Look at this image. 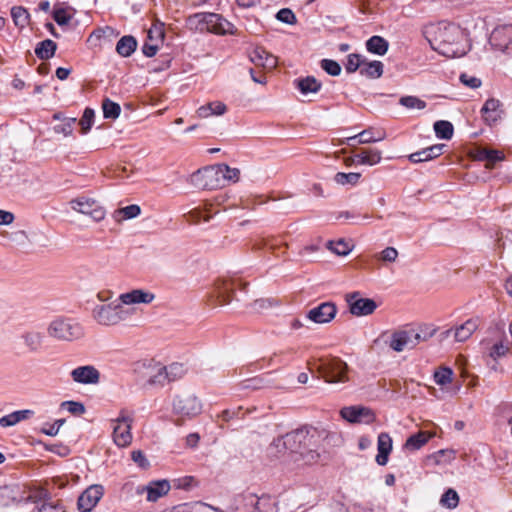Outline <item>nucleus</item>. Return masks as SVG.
Returning <instances> with one entry per match:
<instances>
[{
  "mask_svg": "<svg viewBox=\"0 0 512 512\" xmlns=\"http://www.w3.org/2000/svg\"><path fill=\"white\" fill-rule=\"evenodd\" d=\"M340 415L349 423L370 424L376 419L372 409L361 405L343 407L340 410Z\"/></svg>",
  "mask_w": 512,
  "mask_h": 512,
  "instance_id": "nucleus-13",
  "label": "nucleus"
},
{
  "mask_svg": "<svg viewBox=\"0 0 512 512\" xmlns=\"http://www.w3.org/2000/svg\"><path fill=\"white\" fill-rule=\"evenodd\" d=\"M317 440L316 430L301 428L274 439L271 446L275 447L279 453L285 451L297 453L306 464H311L319 458Z\"/></svg>",
  "mask_w": 512,
  "mask_h": 512,
  "instance_id": "nucleus-2",
  "label": "nucleus"
},
{
  "mask_svg": "<svg viewBox=\"0 0 512 512\" xmlns=\"http://www.w3.org/2000/svg\"><path fill=\"white\" fill-rule=\"evenodd\" d=\"M358 136V144H370L384 140L386 138V132L381 129L374 132L373 128H368L361 131Z\"/></svg>",
  "mask_w": 512,
  "mask_h": 512,
  "instance_id": "nucleus-33",
  "label": "nucleus"
},
{
  "mask_svg": "<svg viewBox=\"0 0 512 512\" xmlns=\"http://www.w3.org/2000/svg\"><path fill=\"white\" fill-rule=\"evenodd\" d=\"M453 371L448 367H443L434 373V380L438 385H446L452 382Z\"/></svg>",
  "mask_w": 512,
  "mask_h": 512,
  "instance_id": "nucleus-48",
  "label": "nucleus"
},
{
  "mask_svg": "<svg viewBox=\"0 0 512 512\" xmlns=\"http://www.w3.org/2000/svg\"><path fill=\"white\" fill-rule=\"evenodd\" d=\"M131 458L141 468H147L149 466V462L141 450L132 451Z\"/></svg>",
  "mask_w": 512,
  "mask_h": 512,
  "instance_id": "nucleus-63",
  "label": "nucleus"
},
{
  "mask_svg": "<svg viewBox=\"0 0 512 512\" xmlns=\"http://www.w3.org/2000/svg\"><path fill=\"white\" fill-rule=\"evenodd\" d=\"M130 315V311L125 309L121 302L97 305L92 311L94 320L104 326L117 325Z\"/></svg>",
  "mask_w": 512,
  "mask_h": 512,
  "instance_id": "nucleus-4",
  "label": "nucleus"
},
{
  "mask_svg": "<svg viewBox=\"0 0 512 512\" xmlns=\"http://www.w3.org/2000/svg\"><path fill=\"white\" fill-rule=\"evenodd\" d=\"M459 497L455 490L448 489L441 497L440 503L447 508H455L458 505Z\"/></svg>",
  "mask_w": 512,
  "mask_h": 512,
  "instance_id": "nucleus-50",
  "label": "nucleus"
},
{
  "mask_svg": "<svg viewBox=\"0 0 512 512\" xmlns=\"http://www.w3.org/2000/svg\"><path fill=\"white\" fill-rule=\"evenodd\" d=\"M233 283L228 280H217L214 284V296L216 304L223 306L227 305L232 300Z\"/></svg>",
  "mask_w": 512,
  "mask_h": 512,
  "instance_id": "nucleus-21",
  "label": "nucleus"
},
{
  "mask_svg": "<svg viewBox=\"0 0 512 512\" xmlns=\"http://www.w3.org/2000/svg\"><path fill=\"white\" fill-rule=\"evenodd\" d=\"M159 43L160 42L155 41L151 42L150 40L146 41L142 47L143 54L147 57L155 56L159 49Z\"/></svg>",
  "mask_w": 512,
  "mask_h": 512,
  "instance_id": "nucleus-62",
  "label": "nucleus"
},
{
  "mask_svg": "<svg viewBox=\"0 0 512 512\" xmlns=\"http://www.w3.org/2000/svg\"><path fill=\"white\" fill-rule=\"evenodd\" d=\"M62 406L66 407L73 415H82L85 412V407L81 402L65 401L62 403Z\"/></svg>",
  "mask_w": 512,
  "mask_h": 512,
  "instance_id": "nucleus-59",
  "label": "nucleus"
},
{
  "mask_svg": "<svg viewBox=\"0 0 512 512\" xmlns=\"http://www.w3.org/2000/svg\"><path fill=\"white\" fill-rule=\"evenodd\" d=\"M381 151L377 149H363L352 158L357 164L373 166L381 161Z\"/></svg>",
  "mask_w": 512,
  "mask_h": 512,
  "instance_id": "nucleus-24",
  "label": "nucleus"
},
{
  "mask_svg": "<svg viewBox=\"0 0 512 512\" xmlns=\"http://www.w3.org/2000/svg\"><path fill=\"white\" fill-rule=\"evenodd\" d=\"M72 210L89 216L95 222L102 221L106 216L105 208L95 199L80 196L70 201Z\"/></svg>",
  "mask_w": 512,
  "mask_h": 512,
  "instance_id": "nucleus-11",
  "label": "nucleus"
},
{
  "mask_svg": "<svg viewBox=\"0 0 512 512\" xmlns=\"http://www.w3.org/2000/svg\"><path fill=\"white\" fill-rule=\"evenodd\" d=\"M21 338L30 352H38L44 341V335L39 331H27Z\"/></svg>",
  "mask_w": 512,
  "mask_h": 512,
  "instance_id": "nucleus-27",
  "label": "nucleus"
},
{
  "mask_svg": "<svg viewBox=\"0 0 512 512\" xmlns=\"http://www.w3.org/2000/svg\"><path fill=\"white\" fill-rule=\"evenodd\" d=\"M237 510L243 512H278L276 500L268 495L257 496L253 493L240 495Z\"/></svg>",
  "mask_w": 512,
  "mask_h": 512,
  "instance_id": "nucleus-6",
  "label": "nucleus"
},
{
  "mask_svg": "<svg viewBox=\"0 0 512 512\" xmlns=\"http://www.w3.org/2000/svg\"><path fill=\"white\" fill-rule=\"evenodd\" d=\"M11 17L17 27L24 28L30 19L28 11L22 6H15L11 9Z\"/></svg>",
  "mask_w": 512,
  "mask_h": 512,
  "instance_id": "nucleus-40",
  "label": "nucleus"
},
{
  "mask_svg": "<svg viewBox=\"0 0 512 512\" xmlns=\"http://www.w3.org/2000/svg\"><path fill=\"white\" fill-rule=\"evenodd\" d=\"M490 43L502 51L512 49V25L495 29L491 34Z\"/></svg>",
  "mask_w": 512,
  "mask_h": 512,
  "instance_id": "nucleus-20",
  "label": "nucleus"
},
{
  "mask_svg": "<svg viewBox=\"0 0 512 512\" xmlns=\"http://www.w3.org/2000/svg\"><path fill=\"white\" fill-rule=\"evenodd\" d=\"M16 501L17 499L14 495V488L9 486L0 487V505L8 506Z\"/></svg>",
  "mask_w": 512,
  "mask_h": 512,
  "instance_id": "nucleus-52",
  "label": "nucleus"
},
{
  "mask_svg": "<svg viewBox=\"0 0 512 512\" xmlns=\"http://www.w3.org/2000/svg\"><path fill=\"white\" fill-rule=\"evenodd\" d=\"M424 33L432 49L446 57H461L466 53L464 33L456 24L439 22L428 26Z\"/></svg>",
  "mask_w": 512,
  "mask_h": 512,
  "instance_id": "nucleus-1",
  "label": "nucleus"
},
{
  "mask_svg": "<svg viewBox=\"0 0 512 512\" xmlns=\"http://www.w3.org/2000/svg\"><path fill=\"white\" fill-rule=\"evenodd\" d=\"M74 382L84 385H95L100 381V372L92 365L80 366L70 373Z\"/></svg>",
  "mask_w": 512,
  "mask_h": 512,
  "instance_id": "nucleus-17",
  "label": "nucleus"
},
{
  "mask_svg": "<svg viewBox=\"0 0 512 512\" xmlns=\"http://www.w3.org/2000/svg\"><path fill=\"white\" fill-rule=\"evenodd\" d=\"M379 260L383 262H395L398 257V251L394 247H386L377 256Z\"/></svg>",
  "mask_w": 512,
  "mask_h": 512,
  "instance_id": "nucleus-57",
  "label": "nucleus"
},
{
  "mask_svg": "<svg viewBox=\"0 0 512 512\" xmlns=\"http://www.w3.org/2000/svg\"><path fill=\"white\" fill-rule=\"evenodd\" d=\"M434 131L438 138L449 140L453 136L454 128L451 122L439 120L434 123Z\"/></svg>",
  "mask_w": 512,
  "mask_h": 512,
  "instance_id": "nucleus-39",
  "label": "nucleus"
},
{
  "mask_svg": "<svg viewBox=\"0 0 512 512\" xmlns=\"http://www.w3.org/2000/svg\"><path fill=\"white\" fill-rule=\"evenodd\" d=\"M220 164L207 166L191 175L192 183L201 189L213 190L224 187Z\"/></svg>",
  "mask_w": 512,
  "mask_h": 512,
  "instance_id": "nucleus-8",
  "label": "nucleus"
},
{
  "mask_svg": "<svg viewBox=\"0 0 512 512\" xmlns=\"http://www.w3.org/2000/svg\"><path fill=\"white\" fill-rule=\"evenodd\" d=\"M77 119L75 117H70L64 119L62 124L54 126V131L57 134H63L64 136H71L73 133V127L76 123Z\"/></svg>",
  "mask_w": 512,
  "mask_h": 512,
  "instance_id": "nucleus-49",
  "label": "nucleus"
},
{
  "mask_svg": "<svg viewBox=\"0 0 512 512\" xmlns=\"http://www.w3.org/2000/svg\"><path fill=\"white\" fill-rule=\"evenodd\" d=\"M383 63L381 61L367 62L364 59V65L360 70V74L369 78H379L383 74Z\"/></svg>",
  "mask_w": 512,
  "mask_h": 512,
  "instance_id": "nucleus-37",
  "label": "nucleus"
},
{
  "mask_svg": "<svg viewBox=\"0 0 512 512\" xmlns=\"http://www.w3.org/2000/svg\"><path fill=\"white\" fill-rule=\"evenodd\" d=\"M168 383L182 378L185 374V368L180 363H172L166 366Z\"/></svg>",
  "mask_w": 512,
  "mask_h": 512,
  "instance_id": "nucleus-46",
  "label": "nucleus"
},
{
  "mask_svg": "<svg viewBox=\"0 0 512 512\" xmlns=\"http://www.w3.org/2000/svg\"><path fill=\"white\" fill-rule=\"evenodd\" d=\"M73 12L74 10L71 7L55 6L53 19L60 26L67 25L73 17Z\"/></svg>",
  "mask_w": 512,
  "mask_h": 512,
  "instance_id": "nucleus-38",
  "label": "nucleus"
},
{
  "mask_svg": "<svg viewBox=\"0 0 512 512\" xmlns=\"http://www.w3.org/2000/svg\"><path fill=\"white\" fill-rule=\"evenodd\" d=\"M202 402L193 393L185 392L177 395L173 400V413L178 416L177 425L180 420L192 419L202 412Z\"/></svg>",
  "mask_w": 512,
  "mask_h": 512,
  "instance_id": "nucleus-5",
  "label": "nucleus"
},
{
  "mask_svg": "<svg viewBox=\"0 0 512 512\" xmlns=\"http://www.w3.org/2000/svg\"><path fill=\"white\" fill-rule=\"evenodd\" d=\"M57 44L50 39L39 42L35 48L36 56L41 60H48L54 56Z\"/></svg>",
  "mask_w": 512,
  "mask_h": 512,
  "instance_id": "nucleus-31",
  "label": "nucleus"
},
{
  "mask_svg": "<svg viewBox=\"0 0 512 512\" xmlns=\"http://www.w3.org/2000/svg\"><path fill=\"white\" fill-rule=\"evenodd\" d=\"M509 348L507 345L503 344L502 342L495 343L490 350V356L494 359L502 357L506 355Z\"/></svg>",
  "mask_w": 512,
  "mask_h": 512,
  "instance_id": "nucleus-60",
  "label": "nucleus"
},
{
  "mask_svg": "<svg viewBox=\"0 0 512 512\" xmlns=\"http://www.w3.org/2000/svg\"><path fill=\"white\" fill-rule=\"evenodd\" d=\"M115 213L122 215L123 219H132L140 215L141 208L139 205L132 204L116 210Z\"/></svg>",
  "mask_w": 512,
  "mask_h": 512,
  "instance_id": "nucleus-53",
  "label": "nucleus"
},
{
  "mask_svg": "<svg viewBox=\"0 0 512 512\" xmlns=\"http://www.w3.org/2000/svg\"><path fill=\"white\" fill-rule=\"evenodd\" d=\"M337 313V307L333 302H323L318 306L310 309L307 318L317 324H325L331 322Z\"/></svg>",
  "mask_w": 512,
  "mask_h": 512,
  "instance_id": "nucleus-16",
  "label": "nucleus"
},
{
  "mask_svg": "<svg viewBox=\"0 0 512 512\" xmlns=\"http://www.w3.org/2000/svg\"><path fill=\"white\" fill-rule=\"evenodd\" d=\"M104 494L102 485H91L78 498L77 505L81 512H91Z\"/></svg>",
  "mask_w": 512,
  "mask_h": 512,
  "instance_id": "nucleus-15",
  "label": "nucleus"
},
{
  "mask_svg": "<svg viewBox=\"0 0 512 512\" xmlns=\"http://www.w3.org/2000/svg\"><path fill=\"white\" fill-rule=\"evenodd\" d=\"M132 422L133 418L124 409L119 412L116 419L113 420V440L118 447H127L132 442Z\"/></svg>",
  "mask_w": 512,
  "mask_h": 512,
  "instance_id": "nucleus-10",
  "label": "nucleus"
},
{
  "mask_svg": "<svg viewBox=\"0 0 512 512\" xmlns=\"http://www.w3.org/2000/svg\"><path fill=\"white\" fill-rule=\"evenodd\" d=\"M295 85L302 94L317 93L322 87L321 82L313 76L296 79Z\"/></svg>",
  "mask_w": 512,
  "mask_h": 512,
  "instance_id": "nucleus-29",
  "label": "nucleus"
},
{
  "mask_svg": "<svg viewBox=\"0 0 512 512\" xmlns=\"http://www.w3.org/2000/svg\"><path fill=\"white\" fill-rule=\"evenodd\" d=\"M377 449L376 462L380 466H385L392 451V439L388 433L382 432L378 435Z\"/></svg>",
  "mask_w": 512,
  "mask_h": 512,
  "instance_id": "nucleus-22",
  "label": "nucleus"
},
{
  "mask_svg": "<svg viewBox=\"0 0 512 512\" xmlns=\"http://www.w3.org/2000/svg\"><path fill=\"white\" fill-rule=\"evenodd\" d=\"M478 328V319H468L466 322L458 326L454 331V337L458 342H464L471 337V335Z\"/></svg>",
  "mask_w": 512,
  "mask_h": 512,
  "instance_id": "nucleus-26",
  "label": "nucleus"
},
{
  "mask_svg": "<svg viewBox=\"0 0 512 512\" xmlns=\"http://www.w3.org/2000/svg\"><path fill=\"white\" fill-rule=\"evenodd\" d=\"M399 103L407 109L422 110L426 107V102L416 96H403Z\"/></svg>",
  "mask_w": 512,
  "mask_h": 512,
  "instance_id": "nucleus-44",
  "label": "nucleus"
},
{
  "mask_svg": "<svg viewBox=\"0 0 512 512\" xmlns=\"http://www.w3.org/2000/svg\"><path fill=\"white\" fill-rule=\"evenodd\" d=\"M364 65V59L358 54H350L347 57V62L345 63V69L348 73H353L357 69L362 68Z\"/></svg>",
  "mask_w": 512,
  "mask_h": 512,
  "instance_id": "nucleus-51",
  "label": "nucleus"
},
{
  "mask_svg": "<svg viewBox=\"0 0 512 512\" xmlns=\"http://www.w3.org/2000/svg\"><path fill=\"white\" fill-rule=\"evenodd\" d=\"M500 105H501L500 101L497 99H494V98L488 99L484 103V105L481 109V112H482L483 117L486 122H488L489 124H492V123H495L500 118V113H499Z\"/></svg>",
  "mask_w": 512,
  "mask_h": 512,
  "instance_id": "nucleus-25",
  "label": "nucleus"
},
{
  "mask_svg": "<svg viewBox=\"0 0 512 512\" xmlns=\"http://www.w3.org/2000/svg\"><path fill=\"white\" fill-rule=\"evenodd\" d=\"M164 38V31L160 26H154L148 31V40L155 42H162Z\"/></svg>",
  "mask_w": 512,
  "mask_h": 512,
  "instance_id": "nucleus-64",
  "label": "nucleus"
},
{
  "mask_svg": "<svg viewBox=\"0 0 512 512\" xmlns=\"http://www.w3.org/2000/svg\"><path fill=\"white\" fill-rule=\"evenodd\" d=\"M35 512H65L64 508L54 501H44L36 507Z\"/></svg>",
  "mask_w": 512,
  "mask_h": 512,
  "instance_id": "nucleus-56",
  "label": "nucleus"
},
{
  "mask_svg": "<svg viewBox=\"0 0 512 512\" xmlns=\"http://www.w3.org/2000/svg\"><path fill=\"white\" fill-rule=\"evenodd\" d=\"M361 178V174L358 172H338L334 176V180L339 185H356Z\"/></svg>",
  "mask_w": 512,
  "mask_h": 512,
  "instance_id": "nucleus-42",
  "label": "nucleus"
},
{
  "mask_svg": "<svg viewBox=\"0 0 512 512\" xmlns=\"http://www.w3.org/2000/svg\"><path fill=\"white\" fill-rule=\"evenodd\" d=\"M276 18L279 21L286 23V24H293L296 22L295 14L292 12V10H290L288 8H283V9L279 10L278 13L276 14Z\"/></svg>",
  "mask_w": 512,
  "mask_h": 512,
  "instance_id": "nucleus-58",
  "label": "nucleus"
},
{
  "mask_svg": "<svg viewBox=\"0 0 512 512\" xmlns=\"http://www.w3.org/2000/svg\"><path fill=\"white\" fill-rule=\"evenodd\" d=\"M170 490V484L167 480L154 481L148 485L139 486L138 494L147 493V500L151 502L157 501L160 497L166 495Z\"/></svg>",
  "mask_w": 512,
  "mask_h": 512,
  "instance_id": "nucleus-19",
  "label": "nucleus"
},
{
  "mask_svg": "<svg viewBox=\"0 0 512 512\" xmlns=\"http://www.w3.org/2000/svg\"><path fill=\"white\" fill-rule=\"evenodd\" d=\"M408 158L412 163H420L431 160V156L429 155L427 148L410 154Z\"/></svg>",
  "mask_w": 512,
  "mask_h": 512,
  "instance_id": "nucleus-61",
  "label": "nucleus"
},
{
  "mask_svg": "<svg viewBox=\"0 0 512 512\" xmlns=\"http://www.w3.org/2000/svg\"><path fill=\"white\" fill-rule=\"evenodd\" d=\"M321 68L331 76H338L341 73V66L338 62L331 59H323Z\"/></svg>",
  "mask_w": 512,
  "mask_h": 512,
  "instance_id": "nucleus-54",
  "label": "nucleus"
},
{
  "mask_svg": "<svg viewBox=\"0 0 512 512\" xmlns=\"http://www.w3.org/2000/svg\"><path fill=\"white\" fill-rule=\"evenodd\" d=\"M436 330L427 326L396 330L391 334L389 347L395 352L412 349L434 336Z\"/></svg>",
  "mask_w": 512,
  "mask_h": 512,
  "instance_id": "nucleus-3",
  "label": "nucleus"
},
{
  "mask_svg": "<svg viewBox=\"0 0 512 512\" xmlns=\"http://www.w3.org/2000/svg\"><path fill=\"white\" fill-rule=\"evenodd\" d=\"M222 178L224 180V187L229 183H236L240 178V170L238 168H231L227 164H220Z\"/></svg>",
  "mask_w": 512,
  "mask_h": 512,
  "instance_id": "nucleus-43",
  "label": "nucleus"
},
{
  "mask_svg": "<svg viewBox=\"0 0 512 512\" xmlns=\"http://www.w3.org/2000/svg\"><path fill=\"white\" fill-rule=\"evenodd\" d=\"M477 158L481 161H486V168L492 169L496 162L504 159V154L498 150L480 149L477 153Z\"/></svg>",
  "mask_w": 512,
  "mask_h": 512,
  "instance_id": "nucleus-32",
  "label": "nucleus"
},
{
  "mask_svg": "<svg viewBox=\"0 0 512 512\" xmlns=\"http://www.w3.org/2000/svg\"><path fill=\"white\" fill-rule=\"evenodd\" d=\"M47 333L51 338L60 341H73L83 335L80 324L68 318H56L47 327Z\"/></svg>",
  "mask_w": 512,
  "mask_h": 512,
  "instance_id": "nucleus-7",
  "label": "nucleus"
},
{
  "mask_svg": "<svg viewBox=\"0 0 512 512\" xmlns=\"http://www.w3.org/2000/svg\"><path fill=\"white\" fill-rule=\"evenodd\" d=\"M433 436V433L420 431L414 435H411L406 440L405 447L411 450H418L424 446Z\"/></svg>",
  "mask_w": 512,
  "mask_h": 512,
  "instance_id": "nucleus-35",
  "label": "nucleus"
},
{
  "mask_svg": "<svg viewBox=\"0 0 512 512\" xmlns=\"http://www.w3.org/2000/svg\"><path fill=\"white\" fill-rule=\"evenodd\" d=\"M351 314L355 316H366L372 314L377 304L373 299L361 298L359 292H352L346 295Z\"/></svg>",
  "mask_w": 512,
  "mask_h": 512,
  "instance_id": "nucleus-14",
  "label": "nucleus"
},
{
  "mask_svg": "<svg viewBox=\"0 0 512 512\" xmlns=\"http://www.w3.org/2000/svg\"><path fill=\"white\" fill-rule=\"evenodd\" d=\"M103 116L107 119H116L119 117L121 107L118 103L106 98L102 102Z\"/></svg>",
  "mask_w": 512,
  "mask_h": 512,
  "instance_id": "nucleus-41",
  "label": "nucleus"
},
{
  "mask_svg": "<svg viewBox=\"0 0 512 512\" xmlns=\"http://www.w3.org/2000/svg\"><path fill=\"white\" fill-rule=\"evenodd\" d=\"M147 383L151 386H164L168 384L166 366L156 364L151 368Z\"/></svg>",
  "mask_w": 512,
  "mask_h": 512,
  "instance_id": "nucleus-28",
  "label": "nucleus"
},
{
  "mask_svg": "<svg viewBox=\"0 0 512 512\" xmlns=\"http://www.w3.org/2000/svg\"><path fill=\"white\" fill-rule=\"evenodd\" d=\"M155 295L143 289H133L119 295V301L124 305L150 304L154 301Z\"/></svg>",
  "mask_w": 512,
  "mask_h": 512,
  "instance_id": "nucleus-18",
  "label": "nucleus"
},
{
  "mask_svg": "<svg viewBox=\"0 0 512 512\" xmlns=\"http://www.w3.org/2000/svg\"><path fill=\"white\" fill-rule=\"evenodd\" d=\"M31 414V410H19L12 412L0 418V426L4 428L14 426L20 421L27 419Z\"/></svg>",
  "mask_w": 512,
  "mask_h": 512,
  "instance_id": "nucleus-36",
  "label": "nucleus"
},
{
  "mask_svg": "<svg viewBox=\"0 0 512 512\" xmlns=\"http://www.w3.org/2000/svg\"><path fill=\"white\" fill-rule=\"evenodd\" d=\"M328 248L339 256H345L350 253L351 246L349 243L345 242L344 240L340 239L338 241H330L328 243Z\"/></svg>",
  "mask_w": 512,
  "mask_h": 512,
  "instance_id": "nucleus-47",
  "label": "nucleus"
},
{
  "mask_svg": "<svg viewBox=\"0 0 512 512\" xmlns=\"http://www.w3.org/2000/svg\"><path fill=\"white\" fill-rule=\"evenodd\" d=\"M199 19V23L205 25L209 32L215 34H235V26L216 13H199L195 15Z\"/></svg>",
  "mask_w": 512,
  "mask_h": 512,
  "instance_id": "nucleus-12",
  "label": "nucleus"
},
{
  "mask_svg": "<svg viewBox=\"0 0 512 512\" xmlns=\"http://www.w3.org/2000/svg\"><path fill=\"white\" fill-rule=\"evenodd\" d=\"M318 370L328 383H344L348 381V366L340 358L332 357L321 360Z\"/></svg>",
  "mask_w": 512,
  "mask_h": 512,
  "instance_id": "nucleus-9",
  "label": "nucleus"
},
{
  "mask_svg": "<svg viewBox=\"0 0 512 512\" xmlns=\"http://www.w3.org/2000/svg\"><path fill=\"white\" fill-rule=\"evenodd\" d=\"M459 80L463 85L471 89L479 88L482 84L481 79L467 73H462Z\"/></svg>",
  "mask_w": 512,
  "mask_h": 512,
  "instance_id": "nucleus-55",
  "label": "nucleus"
},
{
  "mask_svg": "<svg viewBox=\"0 0 512 512\" xmlns=\"http://www.w3.org/2000/svg\"><path fill=\"white\" fill-rule=\"evenodd\" d=\"M250 60L257 66L266 69H273L277 65L276 57L268 53L265 49L257 47L250 54Z\"/></svg>",
  "mask_w": 512,
  "mask_h": 512,
  "instance_id": "nucleus-23",
  "label": "nucleus"
},
{
  "mask_svg": "<svg viewBox=\"0 0 512 512\" xmlns=\"http://www.w3.org/2000/svg\"><path fill=\"white\" fill-rule=\"evenodd\" d=\"M137 47V41L133 36H123L116 45V51L123 57H129Z\"/></svg>",
  "mask_w": 512,
  "mask_h": 512,
  "instance_id": "nucleus-34",
  "label": "nucleus"
},
{
  "mask_svg": "<svg viewBox=\"0 0 512 512\" xmlns=\"http://www.w3.org/2000/svg\"><path fill=\"white\" fill-rule=\"evenodd\" d=\"M389 43L381 36H372L366 41V49L373 54L384 55L388 51Z\"/></svg>",
  "mask_w": 512,
  "mask_h": 512,
  "instance_id": "nucleus-30",
  "label": "nucleus"
},
{
  "mask_svg": "<svg viewBox=\"0 0 512 512\" xmlns=\"http://www.w3.org/2000/svg\"><path fill=\"white\" fill-rule=\"evenodd\" d=\"M95 112L91 108H86L83 112L82 118L79 121L81 133L86 134L90 131L94 122Z\"/></svg>",
  "mask_w": 512,
  "mask_h": 512,
  "instance_id": "nucleus-45",
  "label": "nucleus"
}]
</instances>
